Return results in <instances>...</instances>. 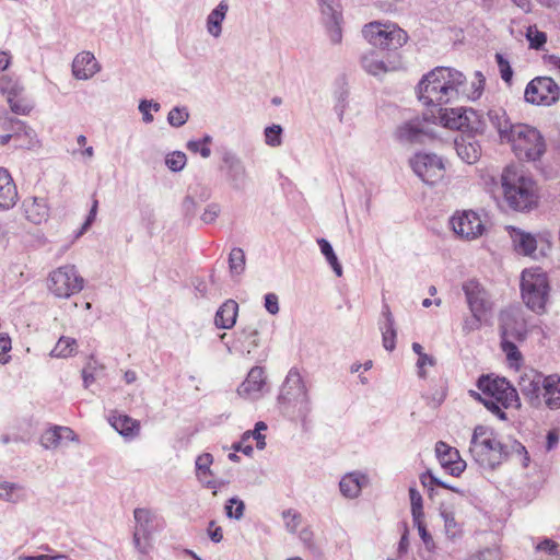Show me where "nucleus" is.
<instances>
[{"mask_svg":"<svg viewBox=\"0 0 560 560\" xmlns=\"http://www.w3.org/2000/svg\"><path fill=\"white\" fill-rule=\"evenodd\" d=\"M511 237L517 253L525 256H533L536 252L537 241L532 234L520 229L512 228Z\"/></svg>","mask_w":560,"mask_h":560,"instance_id":"nucleus-32","label":"nucleus"},{"mask_svg":"<svg viewBox=\"0 0 560 560\" xmlns=\"http://www.w3.org/2000/svg\"><path fill=\"white\" fill-rule=\"evenodd\" d=\"M189 118V113L186 107H174L167 115V121L173 127H180Z\"/></svg>","mask_w":560,"mask_h":560,"instance_id":"nucleus-51","label":"nucleus"},{"mask_svg":"<svg viewBox=\"0 0 560 560\" xmlns=\"http://www.w3.org/2000/svg\"><path fill=\"white\" fill-rule=\"evenodd\" d=\"M3 127L12 132L18 148L30 150L37 145L38 140L35 130L24 121L16 118H8L3 121Z\"/></svg>","mask_w":560,"mask_h":560,"instance_id":"nucleus-22","label":"nucleus"},{"mask_svg":"<svg viewBox=\"0 0 560 560\" xmlns=\"http://www.w3.org/2000/svg\"><path fill=\"white\" fill-rule=\"evenodd\" d=\"M525 100L537 105H551L560 97V88L549 77L533 79L525 89Z\"/></svg>","mask_w":560,"mask_h":560,"instance_id":"nucleus-15","label":"nucleus"},{"mask_svg":"<svg viewBox=\"0 0 560 560\" xmlns=\"http://www.w3.org/2000/svg\"><path fill=\"white\" fill-rule=\"evenodd\" d=\"M469 453L480 467L491 470L497 469L511 457H517L525 468L529 464L528 452L521 442L511 438L503 441L486 425H477L474 429Z\"/></svg>","mask_w":560,"mask_h":560,"instance_id":"nucleus-1","label":"nucleus"},{"mask_svg":"<svg viewBox=\"0 0 560 560\" xmlns=\"http://www.w3.org/2000/svg\"><path fill=\"white\" fill-rule=\"evenodd\" d=\"M505 142L511 143L518 159L526 161L539 160L546 150L540 132L525 124H515L513 129H510V136Z\"/></svg>","mask_w":560,"mask_h":560,"instance_id":"nucleus-5","label":"nucleus"},{"mask_svg":"<svg viewBox=\"0 0 560 560\" xmlns=\"http://www.w3.org/2000/svg\"><path fill=\"white\" fill-rule=\"evenodd\" d=\"M382 315L385 319L381 325L383 347L388 351H393L395 349L396 339L395 320L387 304L383 306Z\"/></svg>","mask_w":560,"mask_h":560,"instance_id":"nucleus-34","label":"nucleus"},{"mask_svg":"<svg viewBox=\"0 0 560 560\" xmlns=\"http://www.w3.org/2000/svg\"><path fill=\"white\" fill-rule=\"evenodd\" d=\"M110 425L125 439L132 440L140 433L139 421L127 415L114 413L109 417Z\"/></svg>","mask_w":560,"mask_h":560,"instance_id":"nucleus-28","label":"nucleus"},{"mask_svg":"<svg viewBox=\"0 0 560 560\" xmlns=\"http://www.w3.org/2000/svg\"><path fill=\"white\" fill-rule=\"evenodd\" d=\"M482 398L493 399L500 402L504 409L521 407V400L516 388L504 377L492 378L482 375L477 382Z\"/></svg>","mask_w":560,"mask_h":560,"instance_id":"nucleus-9","label":"nucleus"},{"mask_svg":"<svg viewBox=\"0 0 560 560\" xmlns=\"http://www.w3.org/2000/svg\"><path fill=\"white\" fill-rule=\"evenodd\" d=\"M361 65L363 69L372 75H378L388 71L383 59L380 58L378 54L374 50L362 56Z\"/></svg>","mask_w":560,"mask_h":560,"instance_id":"nucleus-37","label":"nucleus"},{"mask_svg":"<svg viewBox=\"0 0 560 560\" xmlns=\"http://www.w3.org/2000/svg\"><path fill=\"white\" fill-rule=\"evenodd\" d=\"M526 38L529 42V47L536 50L541 49L547 42L546 33L539 31L535 25L527 27Z\"/></svg>","mask_w":560,"mask_h":560,"instance_id":"nucleus-45","label":"nucleus"},{"mask_svg":"<svg viewBox=\"0 0 560 560\" xmlns=\"http://www.w3.org/2000/svg\"><path fill=\"white\" fill-rule=\"evenodd\" d=\"M320 10L322 23L331 44L342 40V7L339 0H317Z\"/></svg>","mask_w":560,"mask_h":560,"instance_id":"nucleus-13","label":"nucleus"},{"mask_svg":"<svg viewBox=\"0 0 560 560\" xmlns=\"http://www.w3.org/2000/svg\"><path fill=\"white\" fill-rule=\"evenodd\" d=\"M259 347V331L256 327L249 325L242 328L237 332L235 341V350L241 353L250 354L256 348Z\"/></svg>","mask_w":560,"mask_h":560,"instance_id":"nucleus-31","label":"nucleus"},{"mask_svg":"<svg viewBox=\"0 0 560 560\" xmlns=\"http://www.w3.org/2000/svg\"><path fill=\"white\" fill-rule=\"evenodd\" d=\"M412 518L423 517L422 497L415 488L409 489Z\"/></svg>","mask_w":560,"mask_h":560,"instance_id":"nucleus-53","label":"nucleus"},{"mask_svg":"<svg viewBox=\"0 0 560 560\" xmlns=\"http://www.w3.org/2000/svg\"><path fill=\"white\" fill-rule=\"evenodd\" d=\"M441 517L444 521V530L446 537L451 540L460 538L463 535V529L460 524L456 522L454 513L448 510H442Z\"/></svg>","mask_w":560,"mask_h":560,"instance_id":"nucleus-38","label":"nucleus"},{"mask_svg":"<svg viewBox=\"0 0 560 560\" xmlns=\"http://www.w3.org/2000/svg\"><path fill=\"white\" fill-rule=\"evenodd\" d=\"M434 364H435V359L432 355H429L427 353H420V357L418 358V361H417L419 377H421V378L425 377L427 374L424 371V366H427V365L432 366Z\"/></svg>","mask_w":560,"mask_h":560,"instance_id":"nucleus-60","label":"nucleus"},{"mask_svg":"<svg viewBox=\"0 0 560 560\" xmlns=\"http://www.w3.org/2000/svg\"><path fill=\"white\" fill-rule=\"evenodd\" d=\"M366 481V477L361 474L351 472L346 475L339 482L341 493L350 499L357 498L363 485Z\"/></svg>","mask_w":560,"mask_h":560,"instance_id":"nucleus-36","label":"nucleus"},{"mask_svg":"<svg viewBox=\"0 0 560 560\" xmlns=\"http://www.w3.org/2000/svg\"><path fill=\"white\" fill-rule=\"evenodd\" d=\"M466 303L470 313L490 316L493 302L489 292L477 280H468L463 284Z\"/></svg>","mask_w":560,"mask_h":560,"instance_id":"nucleus-19","label":"nucleus"},{"mask_svg":"<svg viewBox=\"0 0 560 560\" xmlns=\"http://www.w3.org/2000/svg\"><path fill=\"white\" fill-rule=\"evenodd\" d=\"M495 60L500 70L501 78L504 82L511 83L513 70L510 62L501 54H495Z\"/></svg>","mask_w":560,"mask_h":560,"instance_id":"nucleus-54","label":"nucleus"},{"mask_svg":"<svg viewBox=\"0 0 560 560\" xmlns=\"http://www.w3.org/2000/svg\"><path fill=\"white\" fill-rule=\"evenodd\" d=\"M558 548H559V545L551 540V539H544L541 542H539L536 547V549L538 551H545V552H548L550 555H557L558 553Z\"/></svg>","mask_w":560,"mask_h":560,"instance_id":"nucleus-63","label":"nucleus"},{"mask_svg":"<svg viewBox=\"0 0 560 560\" xmlns=\"http://www.w3.org/2000/svg\"><path fill=\"white\" fill-rule=\"evenodd\" d=\"M467 560H502L499 547H487L468 556Z\"/></svg>","mask_w":560,"mask_h":560,"instance_id":"nucleus-47","label":"nucleus"},{"mask_svg":"<svg viewBox=\"0 0 560 560\" xmlns=\"http://www.w3.org/2000/svg\"><path fill=\"white\" fill-rule=\"evenodd\" d=\"M213 456L210 453H202L196 458V477L199 481H203V477L213 475L211 470Z\"/></svg>","mask_w":560,"mask_h":560,"instance_id":"nucleus-42","label":"nucleus"},{"mask_svg":"<svg viewBox=\"0 0 560 560\" xmlns=\"http://www.w3.org/2000/svg\"><path fill=\"white\" fill-rule=\"evenodd\" d=\"M84 288V279L74 265H65L52 270L48 278V289L60 299H68Z\"/></svg>","mask_w":560,"mask_h":560,"instance_id":"nucleus-11","label":"nucleus"},{"mask_svg":"<svg viewBox=\"0 0 560 560\" xmlns=\"http://www.w3.org/2000/svg\"><path fill=\"white\" fill-rule=\"evenodd\" d=\"M265 142L267 145L276 148L282 143V127L280 125H271L265 128Z\"/></svg>","mask_w":560,"mask_h":560,"instance_id":"nucleus-48","label":"nucleus"},{"mask_svg":"<svg viewBox=\"0 0 560 560\" xmlns=\"http://www.w3.org/2000/svg\"><path fill=\"white\" fill-rule=\"evenodd\" d=\"M229 3L222 0L219 4L208 14L206 19V28L209 35L213 38H219L222 34V23L226 18L229 11Z\"/></svg>","mask_w":560,"mask_h":560,"instance_id":"nucleus-29","label":"nucleus"},{"mask_svg":"<svg viewBox=\"0 0 560 560\" xmlns=\"http://www.w3.org/2000/svg\"><path fill=\"white\" fill-rule=\"evenodd\" d=\"M466 94V77L448 67H436L418 84V97L427 106H442Z\"/></svg>","mask_w":560,"mask_h":560,"instance_id":"nucleus-2","label":"nucleus"},{"mask_svg":"<svg viewBox=\"0 0 560 560\" xmlns=\"http://www.w3.org/2000/svg\"><path fill=\"white\" fill-rule=\"evenodd\" d=\"M546 382L547 376L533 369L525 370L520 375L518 388L532 407L541 406Z\"/></svg>","mask_w":560,"mask_h":560,"instance_id":"nucleus-17","label":"nucleus"},{"mask_svg":"<svg viewBox=\"0 0 560 560\" xmlns=\"http://www.w3.org/2000/svg\"><path fill=\"white\" fill-rule=\"evenodd\" d=\"M238 304L234 300H226L217 311L214 325L220 329H231L237 318Z\"/></svg>","mask_w":560,"mask_h":560,"instance_id":"nucleus-30","label":"nucleus"},{"mask_svg":"<svg viewBox=\"0 0 560 560\" xmlns=\"http://www.w3.org/2000/svg\"><path fill=\"white\" fill-rule=\"evenodd\" d=\"M500 182L504 198L512 209L524 211L536 205V183L523 170L513 165L506 166Z\"/></svg>","mask_w":560,"mask_h":560,"instance_id":"nucleus-3","label":"nucleus"},{"mask_svg":"<svg viewBox=\"0 0 560 560\" xmlns=\"http://www.w3.org/2000/svg\"><path fill=\"white\" fill-rule=\"evenodd\" d=\"M16 201V186L10 173L4 168H0V210H9L13 208Z\"/></svg>","mask_w":560,"mask_h":560,"instance_id":"nucleus-26","label":"nucleus"},{"mask_svg":"<svg viewBox=\"0 0 560 560\" xmlns=\"http://www.w3.org/2000/svg\"><path fill=\"white\" fill-rule=\"evenodd\" d=\"M415 174L427 185L434 186L445 175V165L435 153L418 152L409 160Z\"/></svg>","mask_w":560,"mask_h":560,"instance_id":"nucleus-12","label":"nucleus"},{"mask_svg":"<svg viewBox=\"0 0 560 560\" xmlns=\"http://www.w3.org/2000/svg\"><path fill=\"white\" fill-rule=\"evenodd\" d=\"M501 347L509 360L521 359L515 341L524 340L526 337V325L521 313L515 310L502 311L500 314Z\"/></svg>","mask_w":560,"mask_h":560,"instance_id":"nucleus-6","label":"nucleus"},{"mask_svg":"<svg viewBox=\"0 0 560 560\" xmlns=\"http://www.w3.org/2000/svg\"><path fill=\"white\" fill-rule=\"evenodd\" d=\"M436 457L441 466L450 470L451 475L459 476L466 468V462L460 458L459 452L443 441L435 444Z\"/></svg>","mask_w":560,"mask_h":560,"instance_id":"nucleus-21","label":"nucleus"},{"mask_svg":"<svg viewBox=\"0 0 560 560\" xmlns=\"http://www.w3.org/2000/svg\"><path fill=\"white\" fill-rule=\"evenodd\" d=\"M317 244L320 248L322 254L325 256L327 262L330 265L336 276L341 277L342 266L339 262L331 244L326 238H318Z\"/></svg>","mask_w":560,"mask_h":560,"instance_id":"nucleus-39","label":"nucleus"},{"mask_svg":"<svg viewBox=\"0 0 560 560\" xmlns=\"http://www.w3.org/2000/svg\"><path fill=\"white\" fill-rule=\"evenodd\" d=\"M186 148L192 153H199L203 159H208L211 155L210 147L196 140H189L186 144Z\"/></svg>","mask_w":560,"mask_h":560,"instance_id":"nucleus-58","label":"nucleus"},{"mask_svg":"<svg viewBox=\"0 0 560 560\" xmlns=\"http://www.w3.org/2000/svg\"><path fill=\"white\" fill-rule=\"evenodd\" d=\"M455 150L462 161L467 164L476 163L481 154V148L471 137L460 136L454 141Z\"/></svg>","mask_w":560,"mask_h":560,"instance_id":"nucleus-27","label":"nucleus"},{"mask_svg":"<svg viewBox=\"0 0 560 560\" xmlns=\"http://www.w3.org/2000/svg\"><path fill=\"white\" fill-rule=\"evenodd\" d=\"M487 117L493 128L498 131L502 142H505L510 136V129H513L515 124H511L506 113L502 108L490 109L487 113Z\"/></svg>","mask_w":560,"mask_h":560,"instance_id":"nucleus-33","label":"nucleus"},{"mask_svg":"<svg viewBox=\"0 0 560 560\" xmlns=\"http://www.w3.org/2000/svg\"><path fill=\"white\" fill-rule=\"evenodd\" d=\"M69 441H78V436L72 429L61 425L47 429L39 439L40 445L45 450L62 447Z\"/></svg>","mask_w":560,"mask_h":560,"instance_id":"nucleus-23","label":"nucleus"},{"mask_svg":"<svg viewBox=\"0 0 560 560\" xmlns=\"http://www.w3.org/2000/svg\"><path fill=\"white\" fill-rule=\"evenodd\" d=\"M11 350V339L7 334H0V363L9 362L10 357L5 355Z\"/></svg>","mask_w":560,"mask_h":560,"instance_id":"nucleus-59","label":"nucleus"},{"mask_svg":"<svg viewBox=\"0 0 560 560\" xmlns=\"http://www.w3.org/2000/svg\"><path fill=\"white\" fill-rule=\"evenodd\" d=\"M471 395L476 397L479 401L483 404V406L492 412L494 416H497L500 420H506V413L503 411V407L500 405L499 401L493 399H487L482 398V396L476 392H471Z\"/></svg>","mask_w":560,"mask_h":560,"instance_id":"nucleus-50","label":"nucleus"},{"mask_svg":"<svg viewBox=\"0 0 560 560\" xmlns=\"http://www.w3.org/2000/svg\"><path fill=\"white\" fill-rule=\"evenodd\" d=\"M101 70L94 55L90 51L78 54L72 61V74L78 80H88Z\"/></svg>","mask_w":560,"mask_h":560,"instance_id":"nucleus-25","label":"nucleus"},{"mask_svg":"<svg viewBox=\"0 0 560 560\" xmlns=\"http://www.w3.org/2000/svg\"><path fill=\"white\" fill-rule=\"evenodd\" d=\"M475 81H479V85L477 88H475V91L468 92L466 90V94H463L464 96L471 98V100L478 98L483 91L486 79L480 71L475 72Z\"/></svg>","mask_w":560,"mask_h":560,"instance_id":"nucleus-61","label":"nucleus"},{"mask_svg":"<svg viewBox=\"0 0 560 560\" xmlns=\"http://www.w3.org/2000/svg\"><path fill=\"white\" fill-rule=\"evenodd\" d=\"M19 560H69L68 556L66 555H38V556H20Z\"/></svg>","mask_w":560,"mask_h":560,"instance_id":"nucleus-64","label":"nucleus"},{"mask_svg":"<svg viewBox=\"0 0 560 560\" xmlns=\"http://www.w3.org/2000/svg\"><path fill=\"white\" fill-rule=\"evenodd\" d=\"M221 171L226 183L235 191H244L249 183L248 172L241 158L231 150H224L221 155Z\"/></svg>","mask_w":560,"mask_h":560,"instance_id":"nucleus-14","label":"nucleus"},{"mask_svg":"<svg viewBox=\"0 0 560 560\" xmlns=\"http://www.w3.org/2000/svg\"><path fill=\"white\" fill-rule=\"evenodd\" d=\"M246 265L245 253L240 247H234L229 255V268L232 276H240L244 272Z\"/></svg>","mask_w":560,"mask_h":560,"instance_id":"nucleus-40","label":"nucleus"},{"mask_svg":"<svg viewBox=\"0 0 560 560\" xmlns=\"http://www.w3.org/2000/svg\"><path fill=\"white\" fill-rule=\"evenodd\" d=\"M282 517L285 523V528L290 533H295L301 523V514L292 509H289L282 512Z\"/></svg>","mask_w":560,"mask_h":560,"instance_id":"nucleus-52","label":"nucleus"},{"mask_svg":"<svg viewBox=\"0 0 560 560\" xmlns=\"http://www.w3.org/2000/svg\"><path fill=\"white\" fill-rule=\"evenodd\" d=\"M0 91L4 94H8V98L16 97L19 94L20 88L11 79L3 77L0 79Z\"/></svg>","mask_w":560,"mask_h":560,"instance_id":"nucleus-56","label":"nucleus"},{"mask_svg":"<svg viewBox=\"0 0 560 560\" xmlns=\"http://www.w3.org/2000/svg\"><path fill=\"white\" fill-rule=\"evenodd\" d=\"M487 317L488 316L478 313H470V316L465 317L463 322L464 334L468 335L472 331L479 330Z\"/></svg>","mask_w":560,"mask_h":560,"instance_id":"nucleus-49","label":"nucleus"},{"mask_svg":"<svg viewBox=\"0 0 560 560\" xmlns=\"http://www.w3.org/2000/svg\"><path fill=\"white\" fill-rule=\"evenodd\" d=\"M451 225L458 236L467 240L476 238L483 232L480 217L471 210L454 214L451 218Z\"/></svg>","mask_w":560,"mask_h":560,"instance_id":"nucleus-20","label":"nucleus"},{"mask_svg":"<svg viewBox=\"0 0 560 560\" xmlns=\"http://www.w3.org/2000/svg\"><path fill=\"white\" fill-rule=\"evenodd\" d=\"M221 212L220 206L218 203H210L205 209L201 214V221L206 224L213 223Z\"/></svg>","mask_w":560,"mask_h":560,"instance_id":"nucleus-57","label":"nucleus"},{"mask_svg":"<svg viewBox=\"0 0 560 560\" xmlns=\"http://www.w3.org/2000/svg\"><path fill=\"white\" fill-rule=\"evenodd\" d=\"M77 341L70 337H60L50 355L55 358H68L75 351Z\"/></svg>","mask_w":560,"mask_h":560,"instance_id":"nucleus-41","label":"nucleus"},{"mask_svg":"<svg viewBox=\"0 0 560 560\" xmlns=\"http://www.w3.org/2000/svg\"><path fill=\"white\" fill-rule=\"evenodd\" d=\"M187 162L186 154L182 151H173L165 158V164L172 172H180Z\"/></svg>","mask_w":560,"mask_h":560,"instance_id":"nucleus-46","label":"nucleus"},{"mask_svg":"<svg viewBox=\"0 0 560 560\" xmlns=\"http://www.w3.org/2000/svg\"><path fill=\"white\" fill-rule=\"evenodd\" d=\"M22 486L15 482L4 481L0 483V500L7 502H19L23 499L20 494Z\"/></svg>","mask_w":560,"mask_h":560,"instance_id":"nucleus-43","label":"nucleus"},{"mask_svg":"<svg viewBox=\"0 0 560 560\" xmlns=\"http://www.w3.org/2000/svg\"><path fill=\"white\" fill-rule=\"evenodd\" d=\"M432 118L434 124L439 122L448 129L471 133H482L485 131V122L472 108H440L438 116L432 115Z\"/></svg>","mask_w":560,"mask_h":560,"instance_id":"nucleus-8","label":"nucleus"},{"mask_svg":"<svg viewBox=\"0 0 560 560\" xmlns=\"http://www.w3.org/2000/svg\"><path fill=\"white\" fill-rule=\"evenodd\" d=\"M265 308L271 315L279 313V301L275 293H268L265 295Z\"/></svg>","mask_w":560,"mask_h":560,"instance_id":"nucleus-62","label":"nucleus"},{"mask_svg":"<svg viewBox=\"0 0 560 560\" xmlns=\"http://www.w3.org/2000/svg\"><path fill=\"white\" fill-rule=\"evenodd\" d=\"M265 384L266 377L264 369L254 366L248 372L245 381L238 386L237 393L241 397L257 399L260 397Z\"/></svg>","mask_w":560,"mask_h":560,"instance_id":"nucleus-24","label":"nucleus"},{"mask_svg":"<svg viewBox=\"0 0 560 560\" xmlns=\"http://www.w3.org/2000/svg\"><path fill=\"white\" fill-rule=\"evenodd\" d=\"M278 404L284 415L302 422H305L312 412L308 389L298 369L292 368L288 372L278 396Z\"/></svg>","mask_w":560,"mask_h":560,"instance_id":"nucleus-4","label":"nucleus"},{"mask_svg":"<svg viewBox=\"0 0 560 560\" xmlns=\"http://www.w3.org/2000/svg\"><path fill=\"white\" fill-rule=\"evenodd\" d=\"M396 137L402 144H424L431 141L435 135L429 125V118L409 120L396 130Z\"/></svg>","mask_w":560,"mask_h":560,"instance_id":"nucleus-16","label":"nucleus"},{"mask_svg":"<svg viewBox=\"0 0 560 560\" xmlns=\"http://www.w3.org/2000/svg\"><path fill=\"white\" fill-rule=\"evenodd\" d=\"M549 291L550 287L545 273L530 270H524L522 272V299L530 311L536 314H542L546 311Z\"/></svg>","mask_w":560,"mask_h":560,"instance_id":"nucleus-7","label":"nucleus"},{"mask_svg":"<svg viewBox=\"0 0 560 560\" xmlns=\"http://www.w3.org/2000/svg\"><path fill=\"white\" fill-rule=\"evenodd\" d=\"M362 34L364 38L375 47L387 50H395L406 44L407 33L395 24H382L371 22L366 24Z\"/></svg>","mask_w":560,"mask_h":560,"instance_id":"nucleus-10","label":"nucleus"},{"mask_svg":"<svg viewBox=\"0 0 560 560\" xmlns=\"http://www.w3.org/2000/svg\"><path fill=\"white\" fill-rule=\"evenodd\" d=\"M422 518L423 517L412 518L413 525L418 528L420 538L422 539L427 549L431 550V548L434 546V541H433L431 534L427 530V527H425Z\"/></svg>","mask_w":560,"mask_h":560,"instance_id":"nucleus-55","label":"nucleus"},{"mask_svg":"<svg viewBox=\"0 0 560 560\" xmlns=\"http://www.w3.org/2000/svg\"><path fill=\"white\" fill-rule=\"evenodd\" d=\"M542 401L551 410L560 408V377L558 375H547Z\"/></svg>","mask_w":560,"mask_h":560,"instance_id":"nucleus-35","label":"nucleus"},{"mask_svg":"<svg viewBox=\"0 0 560 560\" xmlns=\"http://www.w3.org/2000/svg\"><path fill=\"white\" fill-rule=\"evenodd\" d=\"M225 514L229 518L240 521L244 516L245 503L237 497L229 499L224 505Z\"/></svg>","mask_w":560,"mask_h":560,"instance_id":"nucleus-44","label":"nucleus"},{"mask_svg":"<svg viewBox=\"0 0 560 560\" xmlns=\"http://www.w3.org/2000/svg\"><path fill=\"white\" fill-rule=\"evenodd\" d=\"M133 516L136 521L132 538L135 548L141 555H147L151 549L150 540L154 530V515L147 509H136Z\"/></svg>","mask_w":560,"mask_h":560,"instance_id":"nucleus-18","label":"nucleus"}]
</instances>
